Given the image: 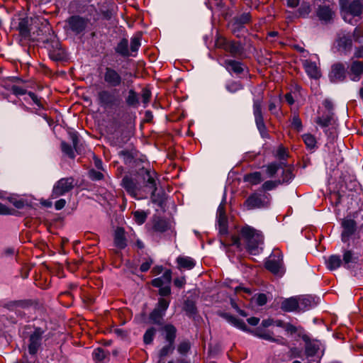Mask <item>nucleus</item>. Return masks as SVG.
Returning a JSON list of instances; mask_svg holds the SVG:
<instances>
[{
	"label": "nucleus",
	"instance_id": "50",
	"mask_svg": "<svg viewBox=\"0 0 363 363\" xmlns=\"http://www.w3.org/2000/svg\"><path fill=\"white\" fill-rule=\"evenodd\" d=\"M170 300L166 298H160L158 303L155 307L157 309L165 313L167 309L169 306Z\"/></svg>",
	"mask_w": 363,
	"mask_h": 363
},
{
	"label": "nucleus",
	"instance_id": "51",
	"mask_svg": "<svg viewBox=\"0 0 363 363\" xmlns=\"http://www.w3.org/2000/svg\"><path fill=\"white\" fill-rule=\"evenodd\" d=\"M119 156L123 159V162L126 164H130L134 160L133 154L128 150L121 151L119 152Z\"/></svg>",
	"mask_w": 363,
	"mask_h": 363
},
{
	"label": "nucleus",
	"instance_id": "32",
	"mask_svg": "<svg viewBox=\"0 0 363 363\" xmlns=\"http://www.w3.org/2000/svg\"><path fill=\"white\" fill-rule=\"evenodd\" d=\"M169 228V223L167 220L161 218H155L152 221V230L155 233H164Z\"/></svg>",
	"mask_w": 363,
	"mask_h": 363
},
{
	"label": "nucleus",
	"instance_id": "7",
	"mask_svg": "<svg viewBox=\"0 0 363 363\" xmlns=\"http://www.w3.org/2000/svg\"><path fill=\"white\" fill-rule=\"evenodd\" d=\"M274 325V320L272 318L264 319L262 321L261 327L257 328L255 330L252 331L254 335L269 341L272 342H277L278 344H284V339L281 337H274L273 332L267 330L266 328Z\"/></svg>",
	"mask_w": 363,
	"mask_h": 363
},
{
	"label": "nucleus",
	"instance_id": "56",
	"mask_svg": "<svg viewBox=\"0 0 363 363\" xmlns=\"http://www.w3.org/2000/svg\"><path fill=\"white\" fill-rule=\"evenodd\" d=\"M191 348L189 341L185 340L179 343L177 347V351L181 354H186Z\"/></svg>",
	"mask_w": 363,
	"mask_h": 363
},
{
	"label": "nucleus",
	"instance_id": "47",
	"mask_svg": "<svg viewBox=\"0 0 363 363\" xmlns=\"http://www.w3.org/2000/svg\"><path fill=\"white\" fill-rule=\"evenodd\" d=\"M218 230L220 234H226L228 233V219L226 216L217 217Z\"/></svg>",
	"mask_w": 363,
	"mask_h": 363
},
{
	"label": "nucleus",
	"instance_id": "58",
	"mask_svg": "<svg viewBox=\"0 0 363 363\" xmlns=\"http://www.w3.org/2000/svg\"><path fill=\"white\" fill-rule=\"evenodd\" d=\"M89 175L92 180L95 181L101 180L104 178V174L101 172L94 169H91L89 172Z\"/></svg>",
	"mask_w": 363,
	"mask_h": 363
},
{
	"label": "nucleus",
	"instance_id": "36",
	"mask_svg": "<svg viewBox=\"0 0 363 363\" xmlns=\"http://www.w3.org/2000/svg\"><path fill=\"white\" fill-rule=\"evenodd\" d=\"M25 306L23 301H7L1 303V306L10 311H16L18 308H23Z\"/></svg>",
	"mask_w": 363,
	"mask_h": 363
},
{
	"label": "nucleus",
	"instance_id": "1",
	"mask_svg": "<svg viewBox=\"0 0 363 363\" xmlns=\"http://www.w3.org/2000/svg\"><path fill=\"white\" fill-rule=\"evenodd\" d=\"M264 242V236L261 231L250 226L245 225L240 230V235H232L230 243L239 250L245 247L251 255H257L262 250L261 245Z\"/></svg>",
	"mask_w": 363,
	"mask_h": 363
},
{
	"label": "nucleus",
	"instance_id": "48",
	"mask_svg": "<svg viewBox=\"0 0 363 363\" xmlns=\"http://www.w3.org/2000/svg\"><path fill=\"white\" fill-rule=\"evenodd\" d=\"M156 333V329L155 328H148L144 335H143V341L146 345H150L152 342L153 339L155 337Z\"/></svg>",
	"mask_w": 363,
	"mask_h": 363
},
{
	"label": "nucleus",
	"instance_id": "18",
	"mask_svg": "<svg viewBox=\"0 0 363 363\" xmlns=\"http://www.w3.org/2000/svg\"><path fill=\"white\" fill-rule=\"evenodd\" d=\"M303 67L308 76L314 79H318L321 77V72L317 64L308 60H305L302 62Z\"/></svg>",
	"mask_w": 363,
	"mask_h": 363
},
{
	"label": "nucleus",
	"instance_id": "27",
	"mask_svg": "<svg viewBox=\"0 0 363 363\" xmlns=\"http://www.w3.org/2000/svg\"><path fill=\"white\" fill-rule=\"evenodd\" d=\"M109 352L101 347L96 348L92 352V358L96 363H106L108 361Z\"/></svg>",
	"mask_w": 363,
	"mask_h": 363
},
{
	"label": "nucleus",
	"instance_id": "8",
	"mask_svg": "<svg viewBox=\"0 0 363 363\" xmlns=\"http://www.w3.org/2000/svg\"><path fill=\"white\" fill-rule=\"evenodd\" d=\"M116 89L107 90L103 89L98 92L97 100L98 104L103 108H112L119 104L121 101L120 96L117 94Z\"/></svg>",
	"mask_w": 363,
	"mask_h": 363
},
{
	"label": "nucleus",
	"instance_id": "62",
	"mask_svg": "<svg viewBox=\"0 0 363 363\" xmlns=\"http://www.w3.org/2000/svg\"><path fill=\"white\" fill-rule=\"evenodd\" d=\"M291 125L294 128L296 129L298 131L301 130L302 128V123L298 116H294L291 122Z\"/></svg>",
	"mask_w": 363,
	"mask_h": 363
},
{
	"label": "nucleus",
	"instance_id": "21",
	"mask_svg": "<svg viewBox=\"0 0 363 363\" xmlns=\"http://www.w3.org/2000/svg\"><path fill=\"white\" fill-rule=\"evenodd\" d=\"M298 311H304L311 309L316 305L315 299L310 295L297 296Z\"/></svg>",
	"mask_w": 363,
	"mask_h": 363
},
{
	"label": "nucleus",
	"instance_id": "60",
	"mask_svg": "<svg viewBox=\"0 0 363 363\" xmlns=\"http://www.w3.org/2000/svg\"><path fill=\"white\" fill-rule=\"evenodd\" d=\"M11 91L13 94L16 95V96H21V95H24L26 94V90L25 89H23V87H21V86H16V85H13L11 87Z\"/></svg>",
	"mask_w": 363,
	"mask_h": 363
},
{
	"label": "nucleus",
	"instance_id": "26",
	"mask_svg": "<svg viewBox=\"0 0 363 363\" xmlns=\"http://www.w3.org/2000/svg\"><path fill=\"white\" fill-rule=\"evenodd\" d=\"M114 245L119 249H124L127 246L125 230L122 228H117L114 233Z\"/></svg>",
	"mask_w": 363,
	"mask_h": 363
},
{
	"label": "nucleus",
	"instance_id": "10",
	"mask_svg": "<svg viewBox=\"0 0 363 363\" xmlns=\"http://www.w3.org/2000/svg\"><path fill=\"white\" fill-rule=\"evenodd\" d=\"M265 267L272 274L282 276L284 273L282 254L277 252L270 255L265 262Z\"/></svg>",
	"mask_w": 363,
	"mask_h": 363
},
{
	"label": "nucleus",
	"instance_id": "13",
	"mask_svg": "<svg viewBox=\"0 0 363 363\" xmlns=\"http://www.w3.org/2000/svg\"><path fill=\"white\" fill-rule=\"evenodd\" d=\"M74 186V179L72 177L62 178L54 185L52 197L56 199L70 191Z\"/></svg>",
	"mask_w": 363,
	"mask_h": 363
},
{
	"label": "nucleus",
	"instance_id": "30",
	"mask_svg": "<svg viewBox=\"0 0 363 363\" xmlns=\"http://www.w3.org/2000/svg\"><path fill=\"white\" fill-rule=\"evenodd\" d=\"M245 182L255 186L263 182L262 175L260 172H253L246 174L243 178Z\"/></svg>",
	"mask_w": 363,
	"mask_h": 363
},
{
	"label": "nucleus",
	"instance_id": "54",
	"mask_svg": "<svg viewBox=\"0 0 363 363\" xmlns=\"http://www.w3.org/2000/svg\"><path fill=\"white\" fill-rule=\"evenodd\" d=\"M311 11V6L308 3L303 2L298 10V16L306 17Z\"/></svg>",
	"mask_w": 363,
	"mask_h": 363
},
{
	"label": "nucleus",
	"instance_id": "24",
	"mask_svg": "<svg viewBox=\"0 0 363 363\" xmlns=\"http://www.w3.org/2000/svg\"><path fill=\"white\" fill-rule=\"evenodd\" d=\"M297 296L285 298L281 303V309L284 312L298 311Z\"/></svg>",
	"mask_w": 363,
	"mask_h": 363
},
{
	"label": "nucleus",
	"instance_id": "25",
	"mask_svg": "<svg viewBox=\"0 0 363 363\" xmlns=\"http://www.w3.org/2000/svg\"><path fill=\"white\" fill-rule=\"evenodd\" d=\"M115 52L123 57H127L130 55L135 56L134 54H131L129 50V43L128 39L122 38L116 45L114 48Z\"/></svg>",
	"mask_w": 363,
	"mask_h": 363
},
{
	"label": "nucleus",
	"instance_id": "16",
	"mask_svg": "<svg viewBox=\"0 0 363 363\" xmlns=\"http://www.w3.org/2000/svg\"><path fill=\"white\" fill-rule=\"evenodd\" d=\"M250 20L251 16L250 13H243L240 16H235L229 24L232 32L236 34L243 28V26L248 23Z\"/></svg>",
	"mask_w": 363,
	"mask_h": 363
},
{
	"label": "nucleus",
	"instance_id": "5",
	"mask_svg": "<svg viewBox=\"0 0 363 363\" xmlns=\"http://www.w3.org/2000/svg\"><path fill=\"white\" fill-rule=\"evenodd\" d=\"M263 101V93L259 92L258 95L253 98V114L257 128L262 138L269 136L267 127L264 124L262 111Z\"/></svg>",
	"mask_w": 363,
	"mask_h": 363
},
{
	"label": "nucleus",
	"instance_id": "52",
	"mask_svg": "<svg viewBox=\"0 0 363 363\" xmlns=\"http://www.w3.org/2000/svg\"><path fill=\"white\" fill-rule=\"evenodd\" d=\"M319 350V346L314 343H309L306 347V354L307 357H313Z\"/></svg>",
	"mask_w": 363,
	"mask_h": 363
},
{
	"label": "nucleus",
	"instance_id": "45",
	"mask_svg": "<svg viewBox=\"0 0 363 363\" xmlns=\"http://www.w3.org/2000/svg\"><path fill=\"white\" fill-rule=\"evenodd\" d=\"M333 113H328L327 114H323L322 116L318 117L316 123L322 127H328L332 121Z\"/></svg>",
	"mask_w": 363,
	"mask_h": 363
},
{
	"label": "nucleus",
	"instance_id": "6",
	"mask_svg": "<svg viewBox=\"0 0 363 363\" xmlns=\"http://www.w3.org/2000/svg\"><path fill=\"white\" fill-rule=\"evenodd\" d=\"M294 177V175L292 172L291 168L289 167L284 169L282 170L281 177L275 180H266L262 183L261 187L259 189L263 191V192L268 193V191L276 189L280 185L289 184Z\"/></svg>",
	"mask_w": 363,
	"mask_h": 363
},
{
	"label": "nucleus",
	"instance_id": "12",
	"mask_svg": "<svg viewBox=\"0 0 363 363\" xmlns=\"http://www.w3.org/2000/svg\"><path fill=\"white\" fill-rule=\"evenodd\" d=\"M121 186L133 198L140 199L142 187L136 179L130 176H125L121 180Z\"/></svg>",
	"mask_w": 363,
	"mask_h": 363
},
{
	"label": "nucleus",
	"instance_id": "53",
	"mask_svg": "<svg viewBox=\"0 0 363 363\" xmlns=\"http://www.w3.org/2000/svg\"><path fill=\"white\" fill-rule=\"evenodd\" d=\"M135 221L138 225L144 223L147 218V214L143 211H136L133 213Z\"/></svg>",
	"mask_w": 363,
	"mask_h": 363
},
{
	"label": "nucleus",
	"instance_id": "3",
	"mask_svg": "<svg viewBox=\"0 0 363 363\" xmlns=\"http://www.w3.org/2000/svg\"><path fill=\"white\" fill-rule=\"evenodd\" d=\"M359 218H363V210H359L355 213L354 219L345 218L341 222V226L343 228L342 232V241L346 242L350 237L354 233L357 226L363 228V223Z\"/></svg>",
	"mask_w": 363,
	"mask_h": 363
},
{
	"label": "nucleus",
	"instance_id": "15",
	"mask_svg": "<svg viewBox=\"0 0 363 363\" xmlns=\"http://www.w3.org/2000/svg\"><path fill=\"white\" fill-rule=\"evenodd\" d=\"M44 330L40 328H37L30 335L28 338V350L30 355H35L42 345L43 335Z\"/></svg>",
	"mask_w": 363,
	"mask_h": 363
},
{
	"label": "nucleus",
	"instance_id": "28",
	"mask_svg": "<svg viewBox=\"0 0 363 363\" xmlns=\"http://www.w3.org/2000/svg\"><path fill=\"white\" fill-rule=\"evenodd\" d=\"M363 73V63L359 61H354L352 63L350 75L351 79L353 81H357L359 79L360 76Z\"/></svg>",
	"mask_w": 363,
	"mask_h": 363
},
{
	"label": "nucleus",
	"instance_id": "23",
	"mask_svg": "<svg viewBox=\"0 0 363 363\" xmlns=\"http://www.w3.org/2000/svg\"><path fill=\"white\" fill-rule=\"evenodd\" d=\"M224 66L230 73L240 74L244 71L243 64L234 60H225Z\"/></svg>",
	"mask_w": 363,
	"mask_h": 363
},
{
	"label": "nucleus",
	"instance_id": "42",
	"mask_svg": "<svg viewBox=\"0 0 363 363\" xmlns=\"http://www.w3.org/2000/svg\"><path fill=\"white\" fill-rule=\"evenodd\" d=\"M70 139L72 140L74 150L79 154L82 153L84 151V147L82 144L80 143V140L78 135L76 133H71Z\"/></svg>",
	"mask_w": 363,
	"mask_h": 363
},
{
	"label": "nucleus",
	"instance_id": "49",
	"mask_svg": "<svg viewBox=\"0 0 363 363\" xmlns=\"http://www.w3.org/2000/svg\"><path fill=\"white\" fill-rule=\"evenodd\" d=\"M184 309L189 315H193L196 313V307L194 301L186 300L184 304Z\"/></svg>",
	"mask_w": 363,
	"mask_h": 363
},
{
	"label": "nucleus",
	"instance_id": "19",
	"mask_svg": "<svg viewBox=\"0 0 363 363\" xmlns=\"http://www.w3.org/2000/svg\"><path fill=\"white\" fill-rule=\"evenodd\" d=\"M346 76L345 67L342 64L337 63L332 66L330 73V78L332 82H337L342 81Z\"/></svg>",
	"mask_w": 363,
	"mask_h": 363
},
{
	"label": "nucleus",
	"instance_id": "20",
	"mask_svg": "<svg viewBox=\"0 0 363 363\" xmlns=\"http://www.w3.org/2000/svg\"><path fill=\"white\" fill-rule=\"evenodd\" d=\"M317 16L325 23L331 21L335 16L333 8L327 5L320 6L317 10Z\"/></svg>",
	"mask_w": 363,
	"mask_h": 363
},
{
	"label": "nucleus",
	"instance_id": "2",
	"mask_svg": "<svg viewBox=\"0 0 363 363\" xmlns=\"http://www.w3.org/2000/svg\"><path fill=\"white\" fill-rule=\"evenodd\" d=\"M272 196L259 189L252 193L244 201L243 206L247 210L268 208L271 206Z\"/></svg>",
	"mask_w": 363,
	"mask_h": 363
},
{
	"label": "nucleus",
	"instance_id": "14",
	"mask_svg": "<svg viewBox=\"0 0 363 363\" xmlns=\"http://www.w3.org/2000/svg\"><path fill=\"white\" fill-rule=\"evenodd\" d=\"M217 43L220 48L228 52L233 57H239L243 53L244 48L238 41L228 40L222 38L218 40Z\"/></svg>",
	"mask_w": 363,
	"mask_h": 363
},
{
	"label": "nucleus",
	"instance_id": "40",
	"mask_svg": "<svg viewBox=\"0 0 363 363\" xmlns=\"http://www.w3.org/2000/svg\"><path fill=\"white\" fill-rule=\"evenodd\" d=\"M302 138L307 148L310 150L315 149L317 142L315 138L313 135L310 133L303 134L302 135Z\"/></svg>",
	"mask_w": 363,
	"mask_h": 363
},
{
	"label": "nucleus",
	"instance_id": "44",
	"mask_svg": "<svg viewBox=\"0 0 363 363\" xmlns=\"http://www.w3.org/2000/svg\"><path fill=\"white\" fill-rule=\"evenodd\" d=\"M141 38L140 35H135L130 39V53L137 52L141 45Z\"/></svg>",
	"mask_w": 363,
	"mask_h": 363
},
{
	"label": "nucleus",
	"instance_id": "46",
	"mask_svg": "<svg viewBox=\"0 0 363 363\" xmlns=\"http://www.w3.org/2000/svg\"><path fill=\"white\" fill-rule=\"evenodd\" d=\"M174 350V344L167 342V345H164L159 352V357L164 358L166 356L173 352Z\"/></svg>",
	"mask_w": 363,
	"mask_h": 363
},
{
	"label": "nucleus",
	"instance_id": "55",
	"mask_svg": "<svg viewBox=\"0 0 363 363\" xmlns=\"http://www.w3.org/2000/svg\"><path fill=\"white\" fill-rule=\"evenodd\" d=\"M61 150L69 157L72 158V159L75 157V155H74L72 147H71V145H69L67 143L62 142Z\"/></svg>",
	"mask_w": 363,
	"mask_h": 363
},
{
	"label": "nucleus",
	"instance_id": "4",
	"mask_svg": "<svg viewBox=\"0 0 363 363\" xmlns=\"http://www.w3.org/2000/svg\"><path fill=\"white\" fill-rule=\"evenodd\" d=\"M363 255V240L357 241L355 245L343 252V267L346 269L354 268Z\"/></svg>",
	"mask_w": 363,
	"mask_h": 363
},
{
	"label": "nucleus",
	"instance_id": "34",
	"mask_svg": "<svg viewBox=\"0 0 363 363\" xmlns=\"http://www.w3.org/2000/svg\"><path fill=\"white\" fill-rule=\"evenodd\" d=\"M341 264L343 265V260L341 259L340 256L339 255H331L326 260L327 268L330 270L337 269L341 266Z\"/></svg>",
	"mask_w": 363,
	"mask_h": 363
},
{
	"label": "nucleus",
	"instance_id": "29",
	"mask_svg": "<svg viewBox=\"0 0 363 363\" xmlns=\"http://www.w3.org/2000/svg\"><path fill=\"white\" fill-rule=\"evenodd\" d=\"M178 269L190 270L196 265L195 260L190 257L179 256L177 258Z\"/></svg>",
	"mask_w": 363,
	"mask_h": 363
},
{
	"label": "nucleus",
	"instance_id": "38",
	"mask_svg": "<svg viewBox=\"0 0 363 363\" xmlns=\"http://www.w3.org/2000/svg\"><path fill=\"white\" fill-rule=\"evenodd\" d=\"M125 103L128 106L132 107H137L139 104V99L138 94L134 89L128 90V96L125 98Z\"/></svg>",
	"mask_w": 363,
	"mask_h": 363
},
{
	"label": "nucleus",
	"instance_id": "33",
	"mask_svg": "<svg viewBox=\"0 0 363 363\" xmlns=\"http://www.w3.org/2000/svg\"><path fill=\"white\" fill-rule=\"evenodd\" d=\"M164 338L167 342L174 343L176 339L177 329L172 324L165 325L163 327Z\"/></svg>",
	"mask_w": 363,
	"mask_h": 363
},
{
	"label": "nucleus",
	"instance_id": "31",
	"mask_svg": "<svg viewBox=\"0 0 363 363\" xmlns=\"http://www.w3.org/2000/svg\"><path fill=\"white\" fill-rule=\"evenodd\" d=\"M352 35L350 33L339 34L337 45L340 48H342L344 50H350L352 47Z\"/></svg>",
	"mask_w": 363,
	"mask_h": 363
},
{
	"label": "nucleus",
	"instance_id": "39",
	"mask_svg": "<svg viewBox=\"0 0 363 363\" xmlns=\"http://www.w3.org/2000/svg\"><path fill=\"white\" fill-rule=\"evenodd\" d=\"M264 167L267 177L268 178H273L281 169V163L271 162Z\"/></svg>",
	"mask_w": 363,
	"mask_h": 363
},
{
	"label": "nucleus",
	"instance_id": "43",
	"mask_svg": "<svg viewBox=\"0 0 363 363\" xmlns=\"http://www.w3.org/2000/svg\"><path fill=\"white\" fill-rule=\"evenodd\" d=\"M226 89L230 93H235L243 89V85L240 82L230 81L225 84Z\"/></svg>",
	"mask_w": 363,
	"mask_h": 363
},
{
	"label": "nucleus",
	"instance_id": "37",
	"mask_svg": "<svg viewBox=\"0 0 363 363\" xmlns=\"http://www.w3.org/2000/svg\"><path fill=\"white\" fill-rule=\"evenodd\" d=\"M225 317L227 320L235 327L243 331H250L252 333V331L248 329L247 325L242 320L230 315H227Z\"/></svg>",
	"mask_w": 363,
	"mask_h": 363
},
{
	"label": "nucleus",
	"instance_id": "17",
	"mask_svg": "<svg viewBox=\"0 0 363 363\" xmlns=\"http://www.w3.org/2000/svg\"><path fill=\"white\" fill-rule=\"evenodd\" d=\"M67 23L72 31L77 34L82 33L87 26L86 19L79 16H71Z\"/></svg>",
	"mask_w": 363,
	"mask_h": 363
},
{
	"label": "nucleus",
	"instance_id": "61",
	"mask_svg": "<svg viewBox=\"0 0 363 363\" xmlns=\"http://www.w3.org/2000/svg\"><path fill=\"white\" fill-rule=\"evenodd\" d=\"M267 297L266 294H259L256 297V303L258 306H264L267 303Z\"/></svg>",
	"mask_w": 363,
	"mask_h": 363
},
{
	"label": "nucleus",
	"instance_id": "41",
	"mask_svg": "<svg viewBox=\"0 0 363 363\" xmlns=\"http://www.w3.org/2000/svg\"><path fill=\"white\" fill-rule=\"evenodd\" d=\"M164 315V313L155 308L150 314V319L153 323L160 325Z\"/></svg>",
	"mask_w": 363,
	"mask_h": 363
},
{
	"label": "nucleus",
	"instance_id": "64",
	"mask_svg": "<svg viewBox=\"0 0 363 363\" xmlns=\"http://www.w3.org/2000/svg\"><path fill=\"white\" fill-rule=\"evenodd\" d=\"M11 203L18 209L23 208L26 205V202L22 199H11Z\"/></svg>",
	"mask_w": 363,
	"mask_h": 363
},
{
	"label": "nucleus",
	"instance_id": "59",
	"mask_svg": "<svg viewBox=\"0 0 363 363\" xmlns=\"http://www.w3.org/2000/svg\"><path fill=\"white\" fill-rule=\"evenodd\" d=\"M16 211L0 203V215H13Z\"/></svg>",
	"mask_w": 363,
	"mask_h": 363
},
{
	"label": "nucleus",
	"instance_id": "57",
	"mask_svg": "<svg viewBox=\"0 0 363 363\" xmlns=\"http://www.w3.org/2000/svg\"><path fill=\"white\" fill-rule=\"evenodd\" d=\"M141 98L145 106L149 103L151 98V92L148 89L144 88L142 90Z\"/></svg>",
	"mask_w": 363,
	"mask_h": 363
},
{
	"label": "nucleus",
	"instance_id": "63",
	"mask_svg": "<svg viewBox=\"0 0 363 363\" xmlns=\"http://www.w3.org/2000/svg\"><path fill=\"white\" fill-rule=\"evenodd\" d=\"M152 263H153L152 259L149 258L145 262L142 263V264L140 265V271L143 272H145L148 271Z\"/></svg>",
	"mask_w": 363,
	"mask_h": 363
},
{
	"label": "nucleus",
	"instance_id": "22",
	"mask_svg": "<svg viewBox=\"0 0 363 363\" xmlns=\"http://www.w3.org/2000/svg\"><path fill=\"white\" fill-rule=\"evenodd\" d=\"M50 57L55 61H62L65 57V52L61 48L59 42H55L52 48L49 49Z\"/></svg>",
	"mask_w": 363,
	"mask_h": 363
},
{
	"label": "nucleus",
	"instance_id": "35",
	"mask_svg": "<svg viewBox=\"0 0 363 363\" xmlns=\"http://www.w3.org/2000/svg\"><path fill=\"white\" fill-rule=\"evenodd\" d=\"M29 22L28 18H21L18 23L17 30L23 38H28L30 36Z\"/></svg>",
	"mask_w": 363,
	"mask_h": 363
},
{
	"label": "nucleus",
	"instance_id": "11",
	"mask_svg": "<svg viewBox=\"0 0 363 363\" xmlns=\"http://www.w3.org/2000/svg\"><path fill=\"white\" fill-rule=\"evenodd\" d=\"M138 174L143 178L145 187L151 194L152 197H153L157 191V173L155 171L143 167L140 169Z\"/></svg>",
	"mask_w": 363,
	"mask_h": 363
},
{
	"label": "nucleus",
	"instance_id": "9",
	"mask_svg": "<svg viewBox=\"0 0 363 363\" xmlns=\"http://www.w3.org/2000/svg\"><path fill=\"white\" fill-rule=\"evenodd\" d=\"M104 82L111 87H120L124 84L123 73L114 67H106L104 72Z\"/></svg>",
	"mask_w": 363,
	"mask_h": 363
}]
</instances>
